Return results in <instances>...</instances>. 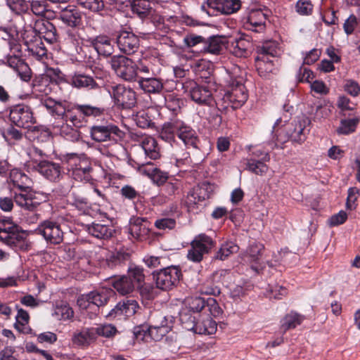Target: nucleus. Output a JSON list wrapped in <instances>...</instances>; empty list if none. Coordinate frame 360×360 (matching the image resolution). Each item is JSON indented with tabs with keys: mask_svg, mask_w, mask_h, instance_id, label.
<instances>
[{
	"mask_svg": "<svg viewBox=\"0 0 360 360\" xmlns=\"http://www.w3.org/2000/svg\"><path fill=\"white\" fill-rule=\"evenodd\" d=\"M160 88H162V84L159 79V116L170 122L163 124L159 138L171 143L174 140V130L177 129V125L172 121L180 112L181 101L174 93H162Z\"/></svg>",
	"mask_w": 360,
	"mask_h": 360,
	"instance_id": "nucleus-1",
	"label": "nucleus"
},
{
	"mask_svg": "<svg viewBox=\"0 0 360 360\" xmlns=\"http://www.w3.org/2000/svg\"><path fill=\"white\" fill-rule=\"evenodd\" d=\"M41 104L56 118H61L65 121L66 125L61 126V134L67 136V138H74L78 136L76 129L68 127V122L75 127H79L82 125L83 117L82 114L77 112L76 105H74L70 110H66L61 103L50 98L42 101Z\"/></svg>",
	"mask_w": 360,
	"mask_h": 360,
	"instance_id": "nucleus-2",
	"label": "nucleus"
},
{
	"mask_svg": "<svg viewBox=\"0 0 360 360\" xmlns=\"http://www.w3.org/2000/svg\"><path fill=\"white\" fill-rule=\"evenodd\" d=\"M230 88L220 99L215 101L219 111H226L229 107L234 110L238 109L248 100V93L242 79H233Z\"/></svg>",
	"mask_w": 360,
	"mask_h": 360,
	"instance_id": "nucleus-3",
	"label": "nucleus"
},
{
	"mask_svg": "<svg viewBox=\"0 0 360 360\" xmlns=\"http://www.w3.org/2000/svg\"><path fill=\"white\" fill-rule=\"evenodd\" d=\"M0 240L16 251H26L30 247L26 233L19 231L9 219L0 220Z\"/></svg>",
	"mask_w": 360,
	"mask_h": 360,
	"instance_id": "nucleus-4",
	"label": "nucleus"
},
{
	"mask_svg": "<svg viewBox=\"0 0 360 360\" xmlns=\"http://www.w3.org/2000/svg\"><path fill=\"white\" fill-rule=\"evenodd\" d=\"M310 123V120L306 116L296 117L284 126L283 131L278 136V141L281 143L290 141L292 143L302 144L307 139L309 129L306 128Z\"/></svg>",
	"mask_w": 360,
	"mask_h": 360,
	"instance_id": "nucleus-5",
	"label": "nucleus"
},
{
	"mask_svg": "<svg viewBox=\"0 0 360 360\" xmlns=\"http://www.w3.org/2000/svg\"><path fill=\"white\" fill-rule=\"evenodd\" d=\"M240 8V0H205L200 11L209 17H217L235 13Z\"/></svg>",
	"mask_w": 360,
	"mask_h": 360,
	"instance_id": "nucleus-6",
	"label": "nucleus"
},
{
	"mask_svg": "<svg viewBox=\"0 0 360 360\" xmlns=\"http://www.w3.org/2000/svg\"><path fill=\"white\" fill-rule=\"evenodd\" d=\"M9 118L18 127L33 131L38 130V127L34 126L36 119L31 108L28 105L19 104L13 106L10 110Z\"/></svg>",
	"mask_w": 360,
	"mask_h": 360,
	"instance_id": "nucleus-7",
	"label": "nucleus"
},
{
	"mask_svg": "<svg viewBox=\"0 0 360 360\" xmlns=\"http://www.w3.org/2000/svg\"><path fill=\"white\" fill-rule=\"evenodd\" d=\"M116 75L126 81H132L137 76L138 67L130 58L124 56H114L110 61Z\"/></svg>",
	"mask_w": 360,
	"mask_h": 360,
	"instance_id": "nucleus-8",
	"label": "nucleus"
},
{
	"mask_svg": "<svg viewBox=\"0 0 360 360\" xmlns=\"http://www.w3.org/2000/svg\"><path fill=\"white\" fill-rule=\"evenodd\" d=\"M186 92H189L191 98L199 105H210L214 101L212 89L205 85H200L193 80L182 84Z\"/></svg>",
	"mask_w": 360,
	"mask_h": 360,
	"instance_id": "nucleus-9",
	"label": "nucleus"
},
{
	"mask_svg": "<svg viewBox=\"0 0 360 360\" xmlns=\"http://www.w3.org/2000/svg\"><path fill=\"white\" fill-rule=\"evenodd\" d=\"M14 201L18 206L27 211H34L39 205L48 200V195L44 193L34 191L31 189L27 192L15 193Z\"/></svg>",
	"mask_w": 360,
	"mask_h": 360,
	"instance_id": "nucleus-10",
	"label": "nucleus"
},
{
	"mask_svg": "<svg viewBox=\"0 0 360 360\" xmlns=\"http://www.w3.org/2000/svg\"><path fill=\"white\" fill-rule=\"evenodd\" d=\"M271 11L266 6L264 8L251 9L243 18V27L248 30L260 32L264 29L265 21L271 15Z\"/></svg>",
	"mask_w": 360,
	"mask_h": 360,
	"instance_id": "nucleus-11",
	"label": "nucleus"
},
{
	"mask_svg": "<svg viewBox=\"0 0 360 360\" xmlns=\"http://www.w3.org/2000/svg\"><path fill=\"white\" fill-rule=\"evenodd\" d=\"M191 245V249L188 250L187 257L193 262H199L202 259L203 255L214 246V241L210 236L201 233L195 236Z\"/></svg>",
	"mask_w": 360,
	"mask_h": 360,
	"instance_id": "nucleus-12",
	"label": "nucleus"
},
{
	"mask_svg": "<svg viewBox=\"0 0 360 360\" xmlns=\"http://www.w3.org/2000/svg\"><path fill=\"white\" fill-rule=\"evenodd\" d=\"M36 231L41 235L48 243L58 245L63 240V231L56 221L44 220L38 226Z\"/></svg>",
	"mask_w": 360,
	"mask_h": 360,
	"instance_id": "nucleus-13",
	"label": "nucleus"
},
{
	"mask_svg": "<svg viewBox=\"0 0 360 360\" xmlns=\"http://www.w3.org/2000/svg\"><path fill=\"white\" fill-rule=\"evenodd\" d=\"M90 134L92 139L97 142H117V139H121L123 136V132L118 127L112 124L94 125L91 127Z\"/></svg>",
	"mask_w": 360,
	"mask_h": 360,
	"instance_id": "nucleus-14",
	"label": "nucleus"
},
{
	"mask_svg": "<svg viewBox=\"0 0 360 360\" xmlns=\"http://www.w3.org/2000/svg\"><path fill=\"white\" fill-rule=\"evenodd\" d=\"M112 94L116 105L122 108H133L136 101V94L130 88L119 84L112 87Z\"/></svg>",
	"mask_w": 360,
	"mask_h": 360,
	"instance_id": "nucleus-15",
	"label": "nucleus"
},
{
	"mask_svg": "<svg viewBox=\"0 0 360 360\" xmlns=\"http://www.w3.org/2000/svg\"><path fill=\"white\" fill-rule=\"evenodd\" d=\"M116 43L120 51L132 54L139 49V39L134 33L124 30L117 34Z\"/></svg>",
	"mask_w": 360,
	"mask_h": 360,
	"instance_id": "nucleus-16",
	"label": "nucleus"
},
{
	"mask_svg": "<svg viewBox=\"0 0 360 360\" xmlns=\"http://www.w3.org/2000/svg\"><path fill=\"white\" fill-rule=\"evenodd\" d=\"M101 288L106 290H117V292H131L134 290V285L131 279L125 276H111L101 283Z\"/></svg>",
	"mask_w": 360,
	"mask_h": 360,
	"instance_id": "nucleus-17",
	"label": "nucleus"
},
{
	"mask_svg": "<svg viewBox=\"0 0 360 360\" xmlns=\"http://www.w3.org/2000/svg\"><path fill=\"white\" fill-rule=\"evenodd\" d=\"M37 171L51 181H58L63 176L60 165L49 160L39 161L36 165Z\"/></svg>",
	"mask_w": 360,
	"mask_h": 360,
	"instance_id": "nucleus-18",
	"label": "nucleus"
},
{
	"mask_svg": "<svg viewBox=\"0 0 360 360\" xmlns=\"http://www.w3.org/2000/svg\"><path fill=\"white\" fill-rule=\"evenodd\" d=\"M34 29L39 39L43 38L50 44L57 41L58 35L56 27L49 20L41 19L36 21Z\"/></svg>",
	"mask_w": 360,
	"mask_h": 360,
	"instance_id": "nucleus-19",
	"label": "nucleus"
},
{
	"mask_svg": "<svg viewBox=\"0 0 360 360\" xmlns=\"http://www.w3.org/2000/svg\"><path fill=\"white\" fill-rule=\"evenodd\" d=\"M179 281V273L174 267H167L159 270V290H171Z\"/></svg>",
	"mask_w": 360,
	"mask_h": 360,
	"instance_id": "nucleus-20",
	"label": "nucleus"
},
{
	"mask_svg": "<svg viewBox=\"0 0 360 360\" xmlns=\"http://www.w3.org/2000/svg\"><path fill=\"white\" fill-rule=\"evenodd\" d=\"M87 231L89 234L99 239H108L112 236L115 229L110 221L103 223L101 221H94L88 225Z\"/></svg>",
	"mask_w": 360,
	"mask_h": 360,
	"instance_id": "nucleus-21",
	"label": "nucleus"
},
{
	"mask_svg": "<svg viewBox=\"0 0 360 360\" xmlns=\"http://www.w3.org/2000/svg\"><path fill=\"white\" fill-rule=\"evenodd\" d=\"M212 193V186L209 183L205 182L190 191L187 195V203L189 205H197L210 198Z\"/></svg>",
	"mask_w": 360,
	"mask_h": 360,
	"instance_id": "nucleus-22",
	"label": "nucleus"
},
{
	"mask_svg": "<svg viewBox=\"0 0 360 360\" xmlns=\"http://www.w3.org/2000/svg\"><path fill=\"white\" fill-rule=\"evenodd\" d=\"M128 232L132 238L140 240L148 239L150 235L148 222L140 218L130 222Z\"/></svg>",
	"mask_w": 360,
	"mask_h": 360,
	"instance_id": "nucleus-23",
	"label": "nucleus"
},
{
	"mask_svg": "<svg viewBox=\"0 0 360 360\" xmlns=\"http://www.w3.org/2000/svg\"><path fill=\"white\" fill-rule=\"evenodd\" d=\"M269 160L270 155L268 153H265L264 156L259 160H257L255 158H247L245 160V169L256 175L262 176L268 172L269 167L266 162Z\"/></svg>",
	"mask_w": 360,
	"mask_h": 360,
	"instance_id": "nucleus-24",
	"label": "nucleus"
},
{
	"mask_svg": "<svg viewBox=\"0 0 360 360\" xmlns=\"http://www.w3.org/2000/svg\"><path fill=\"white\" fill-rule=\"evenodd\" d=\"M9 179L13 185L22 192H27V190L31 189L32 187V180L27 174L18 169L11 170Z\"/></svg>",
	"mask_w": 360,
	"mask_h": 360,
	"instance_id": "nucleus-25",
	"label": "nucleus"
},
{
	"mask_svg": "<svg viewBox=\"0 0 360 360\" xmlns=\"http://www.w3.org/2000/svg\"><path fill=\"white\" fill-rule=\"evenodd\" d=\"M59 19L68 26L76 27L82 22V13L76 7L68 6L61 11Z\"/></svg>",
	"mask_w": 360,
	"mask_h": 360,
	"instance_id": "nucleus-26",
	"label": "nucleus"
},
{
	"mask_svg": "<svg viewBox=\"0 0 360 360\" xmlns=\"http://www.w3.org/2000/svg\"><path fill=\"white\" fill-rule=\"evenodd\" d=\"M92 46L99 55L108 56L113 52V45L111 40L106 35H98L89 39Z\"/></svg>",
	"mask_w": 360,
	"mask_h": 360,
	"instance_id": "nucleus-27",
	"label": "nucleus"
},
{
	"mask_svg": "<svg viewBox=\"0 0 360 360\" xmlns=\"http://www.w3.org/2000/svg\"><path fill=\"white\" fill-rule=\"evenodd\" d=\"M8 65L13 68L22 80L27 82L31 78L30 69L19 57L10 56L7 58Z\"/></svg>",
	"mask_w": 360,
	"mask_h": 360,
	"instance_id": "nucleus-28",
	"label": "nucleus"
},
{
	"mask_svg": "<svg viewBox=\"0 0 360 360\" xmlns=\"http://www.w3.org/2000/svg\"><path fill=\"white\" fill-rule=\"evenodd\" d=\"M217 323L211 317L199 315L193 332L200 335H212L217 331Z\"/></svg>",
	"mask_w": 360,
	"mask_h": 360,
	"instance_id": "nucleus-29",
	"label": "nucleus"
},
{
	"mask_svg": "<svg viewBox=\"0 0 360 360\" xmlns=\"http://www.w3.org/2000/svg\"><path fill=\"white\" fill-rule=\"evenodd\" d=\"M129 276L134 278L136 282V288L140 292H150L153 290V285L144 281L143 268L135 264H131L128 269Z\"/></svg>",
	"mask_w": 360,
	"mask_h": 360,
	"instance_id": "nucleus-30",
	"label": "nucleus"
},
{
	"mask_svg": "<svg viewBox=\"0 0 360 360\" xmlns=\"http://www.w3.org/2000/svg\"><path fill=\"white\" fill-rule=\"evenodd\" d=\"M96 340L94 328H86L74 333L72 341L74 345L79 347H87Z\"/></svg>",
	"mask_w": 360,
	"mask_h": 360,
	"instance_id": "nucleus-31",
	"label": "nucleus"
},
{
	"mask_svg": "<svg viewBox=\"0 0 360 360\" xmlns=\"http://www.w3.org/2000/svg\"><path fill=\"white\" fill-rule=\"evenodd\" d=\"M177 135L186 146H191L193 148H198L197 142L198 141V139L195 130L191 127L184 124L180 126L177 125Z\"/></svg>",
	"mask_w": 360,
	"mask_h": 360,
	"instance_id": "nucleus-32",
	"label": "nucleus"
},
{
	"mask_svg": "<svg viewBox=\"0 0 360 360\" xmlns=\"http://www.w3.org/2000/svg\"><path fill=\"white\" fill-rule=\"evenodd\" d=\"M70 84L78 89L86 88L91 89L98 86L92 77L79 72L75 73L71 77Z\"/></svg>",
	"mask_w": 360,
	"mask_h": 360,
	"instance_id": "nucleus-33",
	"label": "nucleus"
},
{
	"mask_svg": "<svg viewBox=\"0 0 360 360\" xmlns=\"http://www.w3.org/2000/svg\"><path fill=\"white\" fill-rule=\"evenodd\" d=\"M183 304L186 309H188L189 311L199 313L205 308L206 302L205 298L195 295H191L184 299Z\"/></svg>",
	"mask_w": 360,
	"mask_h": 360,
	"instance_id": "nucleus-34",
	"label": "nucleus"
},
{
	"mask_svg": "<svg viewBox=\"0 0 360 360\" xmlns=\"http://www.w3.org/2000/svg\"><path fill=\"white\" fill-rule=\"evenodd\" d=\"M304 316L294 311L286 314L281 321V330L285 333L288 330L295 328L301 324Z\"/></svg>",
	"mask_w": 360,
	"mask_h": 360,
	"instance_id": "nucleus-35",
	"label": "nucleus"
},
{
	"mask_svg": "<svg viewBox=\"0 0 360 360\" xmlns=\"http://www.w3.org/2000/svg\"><path fill=\"white\" fill-rule=\"evenodd\" d=\"M129 255L124 252H117L116 253L111 254L106 257L105 259L101 262V266L103 268L114 269L120 266L124 262L128 260Z\"/></svg>",
	"mask_w": 360,
	"mask_h": 360,
	"instance_id": "nucleus-36",
	"label": "nucleus"
},
{
	"mask_svg": "<svg viewBox=\"0 0 360 360\" xmlns=\"http://www.w3.org/2000/svg\"><path fill=\"white\" fill-rule=\"evenodd\" d=\"M84 155L83 154H77V153H68L65 158L66 162L70 165V166H75V169L73 171V175L75 179H77V176L79 175L81 173L85 174L86 173H89L91 170V167H77V162H79L82 158H84Z\"/></svg>",
	"mask_w": 360,
	"mask_h": 360,
	"instance_id": "nucleus-37",
	"label": "nucleus"
},
{
	"mask_svg": "<svg viewBox=\"0 0 360 360\" xmlns=\"http://www.w3.org/2000/svg\"><path fill=\"white\" fill-rule=\"evenodd\" d=\"M239 247L233 242L229 241L221 244L219 250L216 252L214 258L224 261L226 259L231 255L238 252Z\"/></svg>",
	"mask_w": 360,
	"mask_h": 360,
	"instance_id": "nucleus-38",
	"label": "nucleus"
},
{
	"mask_svg": "<svg viewBox=\"0 0 360 360\" xmlns=\"http://www.w3.org/2000/svg\"><path fill=\"white\" fill-rule=\"evenodd\" d=\"M102 295L103 294H81L77 298V304L82 308H87L88 305L85 303H82L84 299H86L91 304H95L97 307L102 306L107 302V297H103Z\"/></svg>",
	"mask_w": 360,
	"mask_h": 360,
	"instance_id": "nucleus-39",
	"label": "nucleus"
},
{
	"mask_svg": "<svg viewBox=\"0 0 360 360\" xmlns=\"http://www.w3.org/2000/svg\"><path fill=\"white\" fill-rule=\"evenodd\" d=\"M359 122V117L352 119H342L336 131L338 134L348 135L355 131Z\"/></svg>",
	"mask_w": 360,
	"mask_h": 360,
	"instance_id": "nucleus-40",
	"label": "nucleus"
},
{
	"mask_svg": "<svg viewBox=\"0 0 360 360\" xmlns=\"http://www.w3.org/2000/svg\"><path fill=\"white\" fill-rule=\"evenodd\" d=\"M264 249V246L263 244L254 242L247 248L245 257H248V261L250 262H257L262 255Z\"/></svg>",
	"mask_w": 360,
	"mask_h": 360,
	"instance_id": "nucleus-41",
	"label": "nucleus"
},
{
	"mask_svg": "<svg viewBox=\"0 0 360 360\" xmlns=\"http://www.w3.org/2000/svg\"><path fill=\"white\" fill-rule=\"evenodd\" d=\"M191 312V311H187L186 309H181L179 312V321L183 328L188 330L193 331L197 323L198 317L193 316Z\"/></svg>",
	"mask_w": 360,
	"mask_h": 360,
	"instance_id": "nucleus-42",
	"label": "nucleus"
},
{
	"mask_svg": "<svg viewBox=\"0 0 360 360\" xmlns=\"http://www.w3.org/2000/svg\"><path fill=\"white\" fill-rule=\"evenodd\" d=\"M274 51H275L267 45L259 47L257 50L258 55L255 58L256 64L258 63V62H264V63H274L276 60H274L275 56L274 55Z\"/></svg>",
	"mask_w": 360,
	"mask_h": 360,
	"instance_id": "nucleus-43",
	"label": "nucleus"
},
{
	"mask_svg": "<svg viewBox=\"0 0 360 360\" xmlns=\"http://www.w3.org/2000/svg\"><path fill=\"white\" fill-rule=\"evenodd\" d=\"M257 70L259 76L264 79H270L271 75H276L277 69L274 63H264L258 62L256 64Z\"/></svg>",
	"mask_w": 360,
	"mask_h": 360,
	"instance_id": "nucleus-44",
	"label": "nucleus"
},
{
	"mask_svg": "<svg viewBox=\"0 0 360 360\" xmlns=\"http://www.w3.org/2000/svg\"><path fill=\"white\" fill-rule=\"evenodd\" d=\"M224 47L222 39L219 37H212L210 39L208 43L205 44L204 51L212 53L219 54Z\"/></svg>",
	"mask_w": 360,
	"mask_h": 360,
	"instance_id": "nucleus-45",
	"label": "nucleus"
},
{
	"mask_svg": "<svg viewBox=\"0 0 360 360\" xmlns=\"http://www.w3.org/2000/svg\"><path fill=\"white\" fill-rule=\"evenodd\" d=\"M76 1L83 8L92 12H99L105 6L103 0H76Z\"/></svg>",
	"mask_w": 360,
	"mask_h": 360,
	"instance_id": "nucleus-46",
	"label": "nucleus"
},
{
	"mask_svg": "<svg viewBox=\"0 0 360 360\" xmlns=\"http://www.w3.org/2000/svg\"><path fill=\"white\" fill-rule=\"evenodd\" d=\"M76 109L77 112L82 114L83 118L89 116L96 117L103 112V109L90 105H76Z\"/></svg>",
	"mask_w": 360,
	"mask_h": 360,
	"instance_id": "nucleus-47",
	"label": "nucleus"
},
{
	"mask_svg": "<svg viewBox=\"0 0 360 360\" xmlns=\"http://www.w3.org/2000/svg\"><path fill=\"white\" fill-rule=\"evenodd\" d=\"M141 88L146 93L156 94L158 91V79L143 77L139 80Z\"/></svg>",
	"mask_w": 360,
	"mask_h": 360,
	"instance_id": "nucleus-48",
	"label": "nucleus"
},
{
	"mask_svg": "<svg viewBox=\"0 0 360 360\" xmlns=\"http://www.w3.org/2000/svg\"><path fill=\"white\" fill-rule=\"evenodd\" d=\"M139 172L142 174L150 179L154 184H158V167L154 163L147 162L146 164L143 165L139 168Z\"/></svg>",
	"mask_w": 360,
	"mask_h": 360,
	"instance_id": "nucleus-49",
	"label": "nucleus"
},
{
	"mask_svg": "<svg viewBox=\"0 0 360 360\" xmlns=\"http://www.w3.org/2000/svg\"><path fill=\"white\" fill-rule=\"evenodd\" d=\"M27 49L32 55L36 56L37 59H41L46 55V49L41 41V39L29 44Z\"/></svg>",
	"mask_w": 360,
	"mask_h": 360,
	"instance_id": "nucleus-50",
	"label": "nucleus"
},
{
	"mask_svg": "<svg viewBox=\"0 0 360 360\" xmlns=\"http://www.w3.org/2000/svg\"><path fill=\"white\" fill-rule=\"evenodd\" d=\"M131 6L132 11L139 15L146 14L150 8L148 0H133Z\"/></svg>",
	"mask_w": 360,
	"mask_h": 360,
	"instance_id": "nucleus-51",
	"label": "nucleus"
},
{
	"mask_svg": "<svg viewBox=\"0 0 360 360\" xmlns=\"http://www.w3.org/2000/svg\"><path fill=\"white\" fill-rule=\"evenodd\" d=\"M295 11L302 15H310L313 11V4L310 0H298L295 5Z\"/></svg>",
	"mask_w": 360,
	"mask_h": 360,
	"instance_id": "nucleus-52",
	"label": "nucleus"
},
{
	"mask_svg": "<svg viewBox=\"0 0 360 360\" xmlns=\"http://www.w3.org/2000/svg\"><path fill=\"white\" fill-rule=\"evenodd\" d=\"M343 88L345 91L353 97H356L360 94V85L354 79H345Z\"/></svg>",
	"mask_w": 360,
	"mask_h": 360,
	"instance_id": "nucleus-53",
	"label": "nucleus"
},
{
	"mask_svg": "<svg viewBox=\"0 0 360 360\" xmlns=\"http://www.w3.org/2000/svg\"><path fill=\"white\" fill-rule=\"evenodd\" d=\"M152 328L147 326H139L134 328L133 334L136 340L147 341L148 338L152 335Z\"/></svg>",
	"mask_w": 360,
	"mask_h": 360,
	"instance_id": "nucleus-54",
	"label": "nucleus"
},
{
	"mask_svg": "<svg viewBox=\"0 0 360 360\" xmlns=\"http://www.w3.org/2000/svg\"><path fill=\"white\" fill-rule=\"evenodd\" d=\"M70 203L80 211L84 210L88 207L87 199L75 193H72L70 197Z\"/></svg>",
	"mask_w": 360,
	"mask_h": 360,
	"instance_id": "nucleus-55",
	"label": "nucleus"
},
{
	"mask_svg": "<svg viewBox=\"0 0 360 360\" xmlns=\"http://www.w3.org/2000/svg\"><path fill=\"white\" fill-rule=\"evenodd\" d=\"M248 44L249 43L247 41L241 38L236 39L232 42L234 54L240 57L244 56L247 52Z\"/></svg>",
	"mask_w": 360,
	"mask_h": 360,
	"instance_id": "nucleus-56",
	"label": "nucleus"
},
{
	"mask_svg": "<svg viewBox=\"0 0 360 360\" xmlns=\"http://www.w3.org/2000/svg\"><path fill=\"white\" fill-rule=\"evenodd\" d=\"M139 308L138 303L136 300H129L124 302L120 307V310L127 316L134 315Z\"/></svg>",
	"mask_w": 360,
	"mask_h": 360,
	"instance_id": "nucleus-57",
	"label": "nucleus"
},
{
	"mask_svg": "<svg viewBox=\"0 0 360 360\" xmlns=\"http://www.w3.org/2000/svg\"><path fill=\"white\" fill-rule=\"evenodd\" d=\"M359 190L355 187H352L348 189V194L346 202V208L353 210L356 208V201L358 198Z\"/></svg>",
	"mask_w": 360,
	"mask_h": 360,
	"instance_id": "nucleus-58",
	"label": "nucleus"
},
{
	"mask_svg": "<svg viewBox=\"0 0 360 360\" xmlns=\"http://www.w3.org/2000/svg\"><path fill=\"white\" fill-rule=\"evenodd\" d=\"M160 335H161V338L159 339V341L161 342L162 346L165 348L167 347H172L173 345L175 347L176 335L174 332L169 331Z\"/></svg>",
	"mask_w": 360,
	"mask_h": 360,
	"instance_id": "nucleus-59",
	"label": "nucleus"
},
{
	"mask_svg": "<svg viewBox=\"0 0 360 360\" xmlns=\"http://www.w3.org/2000/svg\"><path fill=\"white\" fill-rule=\"evenodd\" d=\"M94 332L96 333V339L98 335L109 338L115 333L116 328L111 324H108L94 328Z\"/></svg>",
	"mask_w": 360,
	"mask_h": 360,
	"instance_id": "nucleus-60",
	"label": "nucleus"
},
{
	"mask_svg": "<svg viewBox=\"0 0 360 360\" xmlns=\"http://www.w3.org/2000/svg\"><path fill=\"white\" fill-rule=\"evenodd\" d=\"M143 148L148 155L151 158L155 159L158 153H156L157 143L154 139H148L143 142Z\"/></svg>",
	"mask_w": 360,
	"mask_h": 360,
	"instance_id": "nucleus-61",
	"label": "nucleus"
},
{
	"mask_svg": "<svg viewBox=\"0 0 360 360\" xmlns=\"http://www.w3.org/2000/svg\"><path fill=\"white\" fill-rule=\"evenodd\" d=\"M30 7L32 12L36 15H43L48 11L46 4L43 1H32Z\"/></svg>",
	"mask_w": 360,
	"mask_h": 360,
	"instance_id": "nucleus-62",
	"label": "nucleus"
},
{
	"mask_svg": "<svg viewBox=\"0 0 360 360\" xmlns=\"http://www.w3.org/2000/svg\"><path fill=\"white\" fill-rule=\"evenodd\" d=\"M347 219V214L346 212L340 210L338 214L332 215L329 218L328 223L330 226H335L344 224Z\"/></svg>",
	"mask_w": 360,
	"mask_h": 360,
	"instance_id": "nucleus-63",
	"label": "nucleus"
},
{
	"mask_svg": "<svg viewBox=\"0 0 360 360\" xmlns=\"http://www.w3.org/2000/svg\"><path fill=\"white\" fill-rule=\"evenodd\" d=\"M321 54V51L317 49H313L309 51L304 58L303 64L304 65H312L315 62H316Z\"/></svg>",
	"mask_w": 360,
	"mask_h": 360,
	"instance_id": "nucleus-64",
	"label": "nucleus"
}]
</instances>
